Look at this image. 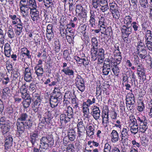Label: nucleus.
<instances>
[{
  "instance_id": "f257e3e1",
  "label": "nucleus",
  "mask_w": 152,
  "mask_h": 152,
  "mask_svg": "<svg viewBox=\"0 0 152 152\" xmlns=\"http://www.w3.org/2000/svg\"><path fill=\"white\" fill-rule=\"evenodd\" d=\"M28 115L26 113H21L17 120L16 125L17 132L16 136L21 137L24 134L25 129L30 130L33 124L32 121L28 118Z\"/></svg>"
},
{
  "instance_id": "f03ea898",
  "label": "nucleus",
  "mask_w": 152,
  "mask_h": 152,
  "mask_svg": "<svg viewBox=\"0 0 152 152\" xmlns=\"http://www.w3.org/2000/svg\"><path fill=\"white\" fill-rule=\"evenodd\" d=\"M129 118L139 126L140 131L142 133H144L148 129V120L145 116L140 115H137L135 117L133 114H131Z\"/></svg>"
},
{
  "instance_id": "7ed1b4c3",
  "label": "nucleus",
  "mask_w": 152,
  "mask_h": 152,
  "mask_svg": "<svg viewBox=\"0 0 152 152\" xmlns=\"http://www.w3.org/2000/svg\"><path fill=\"white\" fill-rule=\"evenodd\" d=\"M36 85L33 83L30 84L28 89L30 91L33 92L32 94L33 103L31 104V107L32 110L35 112L37 111L42 101L40 95L36 92Z\"/></svg>"
},
{
  "instance_id": "20e7f679",
  "label": "nucleus",
  "mask_w": 152,
  "mask_h": 152,
  "mask_svg": "<svg viewBox=\"0 0 152 152\" xmlns=\"http://www.w3.org/2000/svg\"><path fill=\"white\" fill-rule=\"evenodd\" d=\"M54 145L53 136L50 134L46 136H42L40 140L39 148L41 152H44Z\"/></svg>"
},
{
  "instance_id": "39448f33",
  "label": "nucleus",
  "mask_w": 152,
  "mask_h": 152,
  "mask_svg": "<svg viewBox=\"0 0 152 152\" xmlns=\"http://www.w3.org/2000/svg\"><path fill=\"white\" fill-rule=\"evenodd\" d=\"M108 3L109 10L113 18L115 20H118L120 15L119 11V7L118 4L113 0H109Z\"/></svg>"
},
{
  "instance_id": "423d86ee",
  "label": "nucleus",
  "mask_w": 152,
  "mask_h": 152,
  "mask_svg": "<svg viewBox=\"0 0 152 152\" xmlns=\"http://www.w3.org/2000/svg\"><path fill=\"white\" fill-rule=\"evenodd\" d=\"M137 54L141 60H145L146 63L149 64L151 68H152V58L150 55L148 54L146 49L137 51Z\"/></svg>"
},
{
  "instance_id": "0eeeda50",
  "label": "nucleus",
  "mask_w": 152,
  "mask_h": 152,
  "mask_svg": "<svg viewBox=\"0 0 152 152\" xmlns=\"http://www.w3.org/2000/svg\"><path fill=\"white\" fill-rule=\"evenodd\" d=\"M135 97L132 93H129L126 96V106L127 109L131 111L134 107L135 105Z\"/></svg>"
},
{
  "instance_id": "6e6552de",
  "label": "nucleus",
  "mask_w": 152,
  "mask_h": 152,
  "mask_svg": "<svg viewBox=\"0 0 152 152\" xmlns=\"http://www.w3.org/2000/svg\"><path fill=\"white\" fill-rule=\"evenodd\" d=\"M0 127L3 135L8 132L11 126L9 120H7L4 117H1L0 119Z\"/></svg>"
},
{
  "instance_id": "1a4fd4ad",
  "label": "nucleus",
  "mask_w": 152,
  "mask_h": 152,
  "mask_svg": "<svg viewBox=\"0 0 152 152\" xmlns=\"http://www.w3.org/2000/svg\"><path fill=\"white\" fill-rule=\"evenodd\" d=\"M84 8L81 4H77L76 6L75 11L76 13H78V20H82L83 22L86 21L87 17V13L85 12L86 10L83 9Z\"/></svg>"
},
{
  "instance_id": "9d476101",
  "label": "nucleus",
  "mask_w": 152,
  "mask_h": 152,
  "mask_svg": "<svg viewBox=\"0 0 152 152\" xmlns=\"http://www.w3.org/2000/svg\"><path fill=\"white\" fill-rule=\"evenodd\" d=\"M117 116L118 117L119 115L116 111L113 110L111 112L110 117L112 120L111 124L113 125V127H116L121 129L122 125L121 121L119 120H117L116 121H115L116 119Z\"/></svg>"
},
{
  "instance_id": "9b49d317",
  "label": "nucleus",
  "mask_w": 152,
  "mask_h": 152,
  "mask_svg": "<svg viewBox=\"0 0 152 152\" xmlns=\"http://www.w3.org/2000/svg\"><path fill=\"white\" fill-rule=\"evenodd\" d=\"M129 129L127 126L123 128L121 130V142L124 145H127Z\"/></svg>"
},
{
  "instance_id": "f8f14e48",
  "label": "nucleus",
  "mask_w": 152,
  "mask_h": 152,
  "mask_svg": "<svg viewBox=\"0 0 152 152\" xmlns=\"http://www.w3.org/2000/svg\"><path fill=\"white\" fill-rule=\"evenodd\" d=\"M75 85L77 88L81 92H84L86 87L83 79L80 75H78L75 79Z\"/></svg>"
},
{
  "instance_id": "ddd939ff",
  "label": "nucleus",
  "mask_w": 152,
  "mask_h": 152,
  "mask_svg": "<svg viewBox=\"0 0 152 152\" xmlns=\"http://www.w3.org/2000/svg\"><path fill=\"white\" fill-rule=\"evenodd\" d=\"M30 15L31 19L35 24L38 23L40 20L39 12L37 8L31 9L30 11Z\"/></svg>"
},
{
  "instance_id": "4468645a",
  "label": "nucleus",
  "mask_w": 152,
  "mask_h": 152,
  "mask_svg": "<svg viewBox=\"0 0 152 152\" xmlns=\"http://www.w3.org/2000/svg\"><path fill=\"white\" fill-rule=\"evenodd\" d=\"M46 110V111L43 113V117L42 118L47 122V126L49 127V126L50 125H52V119L53 117L52 113V111L49 110V108L47 110Z\"/></svg>"
},
{
  "instance_id": "2eb2a0df",
  "label": "nucleus",
  "mask_w": 152,
  "mask_h": 152,
  "mask_svg": "<svg viewBox=\"0 0 152 152\" xmlns=\"http://www.w3.org/2000/svg\"><path fill=\"white\" fill-rule=\"evenodd\" d=\"M110 63L109 58L105 60L102 67V74L103 75L106 76L109 74L111 70Z\"/></svg>"
},
{
  "instance_id": "dca6fc26",
  "label": "nucleus",
  "mask_w": 152,
  "mask_h": 152,
  "mask_svg": "<svg viewBox=\"0 0 152 152\" xmlns=\"http://www.w3.org/2000/svg\"><path fill=\"white\" fill-rule=\"evenodd\" d=\"M4 150L8 151L11 148L12 145L13 139L12 135L9 134L8 135L4 136Z\"/></svg>"
},
{
  "instance_id": "f3484780",
  "label": "nucleus",
  "mask_w": 152,
  "mask_h": 152,
  "mask_svg": "<svg viewBox=\"0 0 152 152\" xmlns=\"http://www.w3.org/2000/svg\"><path fill=\"white\" fill-rule=\"evenodd\" d=\"M77 128V137L79 138H82L84 134L86 129L83 121L81 120L80 121L78 122Z\"/></svg>"
},
{
  "instance_id": "a211bd4d",
  "label": "nucleus",
  "mask_w": 152,
  "mask_h": 152,
  "mask_svg": "<svg viewBox=\"0 0 152 152\" xmlns=\"http://www.w3.org/2000/svg\"><path fill=\"white\" fill-rule=\"evenodd\" d=\"M20 55L23 57L22 59L23 61H25L27 58L31 59L32 54L31 53L30 51L26 47H23L21 48Z\"/></svg>"
},
{
  "instance_id": "6ab92c4d",
  "label": "nucleus",
  "mask_w": 152,
  "mask_h": 152,
  "mask_svg": "<svg viewBox=\"0 0 152 152\" xmlns=\"http://www.w3.org/2000/svg\"><path fill=\"white\" fill-rule=\"evenodd\" d=\"M91 115L97 121L99 119L101 115V110L99 107L93 105L91 108Z\"/></svg>"
},
{
  "instance_id": "aec40b11",
  "label": "nucleus",
  "mask_w": 152,
  "mask_h": 152,
  "mask_svg": "<svg viewBox=\"0 0 152 152\" xmlns=\"http://www.w3.org/2000/svg\"><path fill=\"white\" fill-rule=\"evenodd\" d=\"M53 27V25L51 24L48 25L47 26L46 35L48 42L51 41L54 36Z\"/></svg>"
},
{
  "instance_id": "412c9836",
  "label": "nucleus",
  "mask_w": 152,
  "mask_h": 152,
  "mask_svg": "<svg viewBox=\"0 0 152 152\" xmlns=\"http://www.w3.org/2000/svg\"><path fill=\"white\" fill-rule=\"evenodd\" d=\"M109 110L107 107H105L102 111V124L105 127L108 126L109 123Z\"/></svg>"
},
{
  "instance_id": "4be33fe9",
  "label": "nucleus",
  "mask_w": 152,
  "mask_h": 152,
  "mask_svg": "<svg viewBox=\"0 0 152 152\" xmlns=\"http://www.w3.org/2000/svg\"><path fill=\"white\" fill-rule=\"evenodd\" d=\"M24 80L26 82L30 83L32 81V77L31 72V69L28 65H27L26 67H25V64H24Z\"/></svg>"
},
{
  "instance_id": "5701e85b",
  "label": "nucleus",
  "mask_w": 152,
  "mask_h": 152,
  "mask_svg": "<svg viewBox=\"0 0 152 152\" xmlns=\"http://www.w3.org/2000/svg\"><path fill=\"white\" fill-rule=\"evenodd\" d=\"M20 73L19 69L18 68H15L11 72L10 77L12 80V83H17L20 78Z\"/></svg>"
},
{
  "instance_id": "b1692460",
  "label": "nucleus",
  "mask_w": 152,
  "mask_h": 152,
  "mask_svg": "<svg viewBox=\"0 0 152 152\" xmlns=\"http://www.w3.org/2000/svg\"><path fill=\"white\" fill-rule=\"evenodd\" d=\"M137 74L140 77V79L143 81L146 79V76L145 74V69L142 65V64L138 65L137 66Z\"/></svg>"
},
{
  "instance_id": "393cba45",
  "label": "nucleus",
  "mask_w": 152,
  "mask_h": 152,
  "mask_svg": "<svg viewBox=\"0 0 152 152\" xmlns=\"http://www.w3.org/2000/svg\"><path fill=\"white\" fill-rule=\"evenodd\" d=\"M72 118L65 113L61 114L60 115V121L62 127L64 128L66 126V124L70 122Z\"/></svg>"
},
{
  "instance_id": "a878e982",
  "label": "nucleus",
  "mask_w": 152,
  "mask_h": 152,
  "mask_svg": "<svg viewBox=\"0 0 152 152\" xmlns=\"http://www.w3.org/2000/svg\"><path fill=\"white\" fill-rule=\"evenodd\" d=\"M113 57H111L109 59L110 62L120 64L122 59L121 53L120 52H113Z\"/></svg>"
},
{
  "instance_id": "bb28decb",
  "label": "nucleus",
  "mask_w": 152,
  "mask_h": 152,
  "mask_svg": "<svg viewBox=\"0 0 152 152\" xmlns=\"http://www.w3.org/2000/svg\"><path fill=\"white\" fill-rule=\"evenodd\" d=\"M86 137L93 138L95 133V127L93 125H88L86 129Z\"/></svg>"
},
{
  "instance_id": "cd10ccee",
  "label": "nucleus",
  "mask_w": 152,
  "mask_h": 152,
  "mask_svg": "<svg viewBox=\"0 0 152 152\" xmlns=\"http://www.w3.org/2000/svg\"><path fill=\"white\" fill-rule=\"evenodd\" d=\"M94 54V52H92L91 53V58L94 61L96 60L97 57H104V50L102 48H100L97 49V52Z\"/></svg>"
},
{
  "instance_id": "c85d7f7f",
  "label": "nucleus",
  "mask_w": 152,
  "mask_h": 152,
  "mask_svg": "<svg viewBox=\"0 0 152 152\" xmlns=\"http://www.w3.org/2000/svg\"><path fill=\"white\" fill-rule=\"evenodd\" d=\"M15 31L16 35L19 36L21 34H23V27H25V25L22 22H20L14 26Z\"/></svg>"
},
{
  "instance_id": "c756f323",
  "label": "nucleus",
  "mask_w": 152,
  "mask_h": 152,
  "mask_svg": "<svg viewBox=\"0 0 152 152\" xmlns=\"http://www.w3.org/2000/svg\"><path fill=\"white\" fill-rule=\"evenodd\" d=\"M23 99L21 104L24 109H26L28 108L30 106L32 100V98L29 95L26 96L25 98L24 97V98L23 97H21Z\"/></svg>"
},
{
  "instance_id": "7c9ffc66",
  "label": "nucleus",
  "mask_w": 152,
  "mask_h": 152,
  "mask_svg": "<svg viewBox=\"0 0 152 152\" xmlns=\"http://www.w3.org/2000/svg\"><path fill=\"white\" fill-rule=\"evenodd\" d=\"M129 119L130 122L129 123V125L130 127V130L132 134L133 135H135L137 134L138 131L139 126L136 124L135 123L131 121V118Z\"/></svg>"
},
{
  "instance_id": "2f4dec72",
  "label": "nucleus",
  "mask_w": 152,
  "mask_h": 152,
  "mask_svg": "<svg viewBox=\"0 0 152 152\" xmlns=\"http://www.w3.org/2000/svg\"><path fill=\"white\" fill-rule=\"evenodd\" d=\"M111 69L114 75L116 77H118L120 72V69L118 65L120 64L115 62H110Z\"/></svg>"
},
{
  "instance_id": "473e14b6",
  "label": "nucleus",
  "mask_w": 152,
  "mask_h": 152,
  "mask_svg": "<svg viewBox=\"0 0 152 152\" xmlns=\"http://www.w3.org/2000/svg\"><path fill=\"white\" fill-rule=\"evenodd\" d=\"M9 17L12 20L11 23L12 26L16 25L19 23H19L22 22L21 19L18 17V15L13 14L12 13H9Z\"/></svg>"
},
{
  "instance_id": "72a5a7b5",
  "label": "nucleus",
  "mask_w": 152,
  "mask_h": 152,
  "mask_svg": "<svg viewBox=\"0 0 152 152\" xmlns=\"http://www.w3.org/2000/svg\"><path fill=\"white\" fill-rule=\"evenodd\" d=\"M1 77L2 78V83L4 85H7L9 83H12V80L10 76L9 75L7 72L5 74L2 73H0Z\"/></svg>"
},
{
  "instance_id": "f704fd0d",
  "label": "nucleus",
  "mask_w": 152,
  "mask_h": 152,
  "mask_svg": "<svg viewBox=\"0 0 152 152\" xmlns=\"http://www.w3.org/2000/svg\"><path fill=\"white\" fill-rule=\"evenodd\" d=\"M34 73L37 75V77L39 79L42 77L44 75V70L43 66H35Z\"/></svg>"
},
{
  "instance_id": "c9c22d12",
  "label": "nucleus",
  "mask_w": 152,
  "mask_h": 152,
  "mask_svg": "<svg viewBox=\"0 0 152 152\" xmlns=\"http://www.w3.org/2000/svg\"><path fill=\"white\" fill-rule=\"evenodd\" d=\"M121 30L122 35H130L132 32L131 26L126 25H123L121 27Z\"/></svg>"
},
{
  "instance_id": "e433bc0d",
  "label": "nucleus",
  "mask_w": 152,
  "mask_h": 152,
  "mask_svg": "<svg viewBox=\"0 0 152 152\" xmlns=\"http://www.w3.org/2000/svg\"><path fill=\"white\" fill-rule=\"evenodd\" d=\"M91 50L94 52V54L97 52V49L98 48L99 43L96 37H92L91 39Z\"/></svg>"
},
{
  "instance_id": "4c0bfd02",
  "label": "nucleus",
  "mask_w": 152,
  "mask_h": 152,
  "mask_svg": "<svg viewBox=\"0 0 152 152\" xmlns=\"http://www.w3.org/2000/svg\"><path fill=\"white\" fill-rule=\"evenodd\" d=\"M2 98L4 99H8L11 95V90L9 87L4 88L2 90Z\"/></svg>"
},
{
  "instance_id": "58836bf2",
  "label": "nucleus",
  "mask_w": 152,
  "mask_h": 152,
  "mask_svg": "<svg viewBox=\"0 0 152 152\" xmlns=\"http://www.w3.org/2000/svg\"><path fill=\"white\" fill-rule=\"evenodd\" d=\"M67 137L69 138L70 142L75 141L76 137V132L74 128H72L68 130Z\"/></svg>"
},
{
  "instance_id": "ea45409f",
  "label": "nucleus",
  "mask_w": 152,
  "mask_h": 152,
  "mask_svg": "<svg viewBox=\"0 0 152 152\" xmlns=\"http://www.w3.org/2000/svg\"><path fill=\"white\" fill-rule=\"evenodd\" d=\"M20 12L22 13L23 17L24 18L27 16L31 11V8L28 5L20 7Z\"/></svg>"
},
{
  "instance_id": "a19ab883",
  "label": "nucleus",
  "mask_w": 152,
  "mask_h": 152,
  "mask_svg": "<svg viewBox=\"0 0 152 152\" xmlns=\"http://www.w3.org/2000/svg\"><path fill=\"white\" fill-rule=\"evenodd\" d=\"M107 2V0H91V4L96 10H98L99 5H104Z\"/></svg>"
},
{
  "instance_id": "79ce46f5",
  "label": "nucleus",
  "mask_w": 152,
  "mask_h": 152,
  "mask_svg": "<svg viewBox=\"0 0 152 152\" xmlns=\"http://www.w3.org/2000/svg\"><path fill=\"white\" fill-rule=\"evenodd\" d=\"M38 137V134L37 132L34 131L30 133L29 140L31 143L32 147H34V146L37 140Z\"/></svg>"
},
{
  "instance_id": "37998d69",
  "label": "nucleus",
  "mask_w": 152,
  "mask_h": 152,
  "mask_svg": "<svg viewBox=\"0 0 152 152\" xmlns=\"http://www.w3.org/2000/svg\"><path fill=\"white\" fill-rule=\"evenodd\" d=\"M111 141L112 143H115L119 140V134L117 131L113 130L110 133Z\"/></svg>"
},
{
  "instance_id": "c03bdc74",
  "label": "nucleus",
  "mask_w": 152,
  "mask_h": 152,
  "mask_svg": "<svg viewBox=\"0 0 152 152\" xmlns=\"http://www.w3.org/2000/svg\"><path fill=\"white\" fill-rule=\"evenodd\" d=\"M27 89L26 83L23 84L20 88V93L21 97H23L24 98V97L25 98L26 96L29 95L27 93Z\"/></svg>"
},
{
  "instance_id": "a18cd8bd",
  "label": "nucleus",
  "mask_w": 152,
  "mask_h": 152,
  "mask_svg": "<svg viewBox=\"0 0 152 152\" xmlns=\"http://www.w3.org/2000/svg\"><path fill=\"white\" fill-rule=\"evenodd\" d=\"M145 108V105L144 103L143 100L141 99H139L137 101V110L140 112H142Z\"/></svg>"
},
{
  "instance_id": "49530a36",
  "label": "nucleus",
  "mask_w": 152,
  "mask_h": 152,
  "mask_svg": "<svg viewBox=\"0 0 152 152\" xmlns=\"http://www.w3.org/2000/svg\"><path fill=\"white\" fill-rule=\"evenodd\" d=\"M61 72H64L65 75H68L70 77H74V71L72 69H70L69 67L67 66L66 69H62Z\"/></svg>"
},
{
  "instance_id": "de8ad7c7",
  "label": "nucleus",
  "mask_w": 152,
  "mask_h": 152,
  "mask_svg": "<svg viewBox=\"0 0 152 152\" xmlns=\"http://www.w3.org/2000/svg\"><path fill=\"white\" fill-rule=\"evenodd\" d=\"M59 99L51 96L50 99V106L51 107H57L59 102Z\"/></svg>"
},
{
  "instance_id": "09e8293b",
  "label": "nucleus",
  "mask_w": 152,
  "mask_h": 152,
  "mask_svg": "<svg viewBox=\"0 0 152 152\" xmlns=\"http://www.w3.org/2000/svg\"><path fill=\"white\" fill-rule=\"evenodd\" d=\"M133 19L132 17L130 15L125 16L123 18V22L124 23V25H126L128 26H130L131 24H132L133 21Z\"/></svg>"
},
{
  "instance_id": "8fccbe9b",
  "label": "nucleus",
  "mask_w": 152,
  "mask_h": 152,
  "mask_svg": "<svg viewBox=\"0 0 152 152\" xmlns=\"http://www.w3.org/2000/svg\"><path fill=\"white\" fill-rule=\"evenodd\" d=\"M96 99L93 96H91L87 99L86 102H83V104L84 105L90 106L91 105L95 103Z\"/></svg>"
},
{
  "instance_id": "3c124183",
  "label": "nucleus",
  "mask_w": 152,
  "mask_h": 152,
  "mask_svg": "<svg viewBox=\"0 0 152 152\" xmlns=\"http://www.w3.org/2000/svg\"><path fill=\"white\" fill-rule=\"evenodd\" d=\"M64 113H66L68 116H69L72 118H74L73 109L72 107L70 106H67L66 109L64 111Z\"/></svg>"
},
{
  "instance_id": "603ef678",
  "label": "nucleus",
  "mask_w": 152,
  "mask_h": 152,
  "mask_svg": "<svg viewBox=\"0 0 152 152\" xmlns=\"http://www.w3.org/2000/svg\"><path fill=\"white\" fill-rule=\"evenodd\" d=\"M113 148L110 142L107 141L104 145L103 152H111Z\"/></svg>"
},
{
  "instance_id": "864d4df0",
  "label": "nucleus",
  "mask_w": 152,
  "mask_h": 152,
  "mask_svg": "<svg viewBox=\"0 0 152 152\" xmlns=\"http://www.w3.org/2000/svg\"><path fill=\"white\" fill-rule=\"evenodd\" d=\"M77 20V18L75 17H74L73 20H71L69 23H67L66 26L68 28H73L75 27L76 24L75 23Z\"/></svg>"
},
{
  "instance_id": "5fc2aeb1",
  "label": "nucleus",
  "mask_w": 152,
  "mask_h": 152,
  "mask_svg": "<svg viewBox=\"0 0 152 152\" xmlns=\"http://www.w3.org/2000/svg\"><path fill=\"white\" fill-rule=\"evenodd\" d=\"M51 78H48L44 82V84L46 85H48L49 87H51L52 86L56 85L57 83L58 82V80L56 79V81H53L51 82Z\"/></svg>"
},
{
  "instance_id": "6e6d98bb",
  "label": "nucleus",
  "mask_w": 152,
  "mask_h": 152,
  "mask_svg": "<svg viewBox=\"0 0 152 152\" xmlns=\"http://www.w3.org/2000/svg\"><path fill=\"white\" fill-rule=\"evenodd\" d=\"M143 41V40H141V39L138 40L136 47L137 51L141 50L142 49H146V47Z\"/></svg>"
},
{
  "instance_id": "4d7b16f0",
  "label": "nucleus",
  "mask_w": 152,
  "mask_h": 152,
  "mask_svg": "<svg viewBox=\"0 0 152 152\" xmlns=\"http://www.w3.org/2000/svg\"><path fill=\"white\" fill-rule=\"evenodd\" d=\"M102 93V90L101 88L99 87L96 88V94L97 99L99 100L100 99V101H102L103 98V96L101 95Z\"/></svg>"
},
{
  "instance_id": "13d9d810",
  "label": "nucleus",
  "mask_w": 152,
  "mask_h": 152,
  "mask_svg": "<svg viewBox=\"0 0 152 152\" xmlns=\"http://www.w3.org/2000/svg\"><path fill=\"white\" fill-rule=\"evenodd\" d=\"M74 96L73 94L71 92L69 91H66L65 94V95L64 97V100L63 101L64 104H65V103L66 102H69L68 101V100H66L65 99H71Z\"/></svg>"
},
{
  "instance_id": "bf43d9fd",
  "label": "nucleus",
  "mask_w": 152,
  "mask_h": 152,
  "mask_svg": "<svg viewBox=\"0 0 152 152\" xmlns=\"http://www.w3.org/2000/svg\"><path fill=\"white\" fill-rule=\"evenodd\" d=\"M39 122L38 124V129L41 130L45 128L47 124V122L42 118V119H39Z\"/></svg>"
},
{
  "instance_id": "052dcab7",
  "label": "nucleus",
  "mask_w": 152,
  "mask_h": 152,
  "mask_svg": "<svg viewBox=\"0 0 152 152\" xmlns=\"http://www.w3.org/2000/svg\"><path fill=\"white\" fill-rule=\"evenodd\" d=\"M85 57V54L82 52V56L81 58L79 57V56L77 55L74 56V59L76 61L77 63L79 64H83V57Z\"/></svg>"
},
{
  "instance_id": "680f3d73",
  "label": "nucleus",
  "mask_w": 152,
  "mask_h": 152,
  "mask_svg": "<svg viewBox=\"0 0 152 152\" xmlns=\"http://www.w3.org/2000/svg\"><path fill=\"white\" fill-rule=\"evenodd\" d=\"M28 6L31 8V9L37 8V5L36 0H28Z\"/></svg>"
},
{
  "instance_id": "e2e57ef3",
  "label": "nucleus",
  "mask_w": 152,
  "mask_h": 152,
  "mask_svg": "<svg viewBox=\"0 0 152 152\" xmlns=\"http://www.w3.org/2000/svg\"><path fill=\"white\" fill-rule=\"evenodd\" d=\"M145 41H152V33L150 30H147L145 37Z\"/></svg>"
},
{
  "instance_id": "0e129e2a",
  "label": "nucleus",
  "mask_w": 152,
  "mask_h": 152,
  "mask_svg": "<svg viewBox=\"0 0 152 152\" xmlns=\"http://www.w3.org/2000/svg\"><path fill=\"white\" fill-rule=\"evenodd\" d=\"M8 37L10 39H12L15 37V34L12 27H9L7 32Z\"/></svg>"
},
{
  "instance_id": "69168bd1",
  "label": "nucleus",
  "mask_w": 152,
  "mask_h": 152,
  "mask_svg": "<svg viewBox=\"0 0 152 152\" xmlns=\"http://www.w3.org/2000/svg\"><path fill=\"white\" fill-rule=\"evenodd\" d=\"M81 32L83 37V39H82L85 42H86L87 43L89 42L90 38L88 33H86V31H81Z\"/></svg>"
},
{
  "instance_id": "338daca9",
  "label": "nucleus",
  "mask_w": 152,
  "mask_h": 152,
  "mask_svg": "<svg viewBox=\"0 0 152 152\" xmlns=\"http://www.w3.org/2000/svg\"><path fill=\"white\" fill-rule=\"evenodd\" d=\"M66 149L65 152H75L74 145L72 143L68 144Z\"/></svg>"
},
{
  "instance_id": "774afa93",
  "label": "nucleus",
  "mask_w": 152,
  "mask_h": 152,
  "mask_svg": "<svg viewBox=\"0 0 152 152\" xmlns=\"http://www.w3.org/2000/svg\"><path fill=\"white\" fill-rule=\"evenodd\" d=\"M148 139L146 136L142 137L140 140L141 145L145 147L148 145Z\"/></svg>"
}]
</instances>
